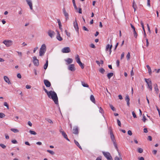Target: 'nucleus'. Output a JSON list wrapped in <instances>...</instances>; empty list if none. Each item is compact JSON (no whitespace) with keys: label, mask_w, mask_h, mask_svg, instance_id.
<instances>
[{"label":"nucleus","mask_w":160,"mask_h":160,"mask_svg":"<svg viewBox=\"0 0 160 160\" xmlns=\"http://www.w3.org/2000/svg\"><path fill=\"white\" fill-rule=\"evenodd\" d=\"M47 95L48 98L52 99L56 105L58 104V98L56 93L52 91H50Z\"/></svg>","instance_id":"f257e3e1"},{"label":"nucleus","mask_w":160,"mask_h":160,"mask_svg":"<svg viewBox=\"0 0 160 160\" xmlns=\"http://www.w3.org/2000/svg\"><path fill=\"white\" fill-rule=\"evenodd\" d=\"M46 51V46L44 44L42 45L39 50V55L42 56L44 54Z\"/></svg>","instance_id":"f03ea898"},{"label":"nucleus","mask_w":160,"mask_h":160,"mask_svg":"<svg viewBox=\"0 0 160 160\" xmlns=\"http://www.w3.org/2000/svg\"><path fill=\"white\" fill-rule=\"evenodd\" d=\"M145 82L148 85V88H149L150 91L152 90V82L149 79H144Z\"/></svg>","instance_id":"7ed1b4c3"},{"label":"nucleus","mask_w":160,"mask_h":160,"mask_svg":"<svg viewBox=\"0 0 160 160\" xmlns=\"http://www.w3.org/2000/svg\"><path fill=\"white\" fill-rule=\"evenodd\" d=\"M102 153L108 160H113L112 157L109 152L102 151Z\"/></svg>","instance_id":"20e7f679"},{"label":"nucleus","mask_w":160,"mask_h":160,"mask_svg":"<svg viewBox=\"0 0 160 160\" xmlns=\"http://www.w3.org/2000/svg\"><path fill=\"white\" fill-rule=\"evenodd\" d=\"M3 43L6 46L8 47L11 46L12 44V41L10 40H4Z\"/></svg>","instance_id":"39448f33"},{"label":"nucleus","mask_w":160,"mask_h":160,"mask_svg":"<svg viewBox=\"0 0 160 160\" xmlns=\"http://www.w3.org/2000/svg\"><path fill=\"white\" fill-rule=\"evenodd\" d=\"M33 62L34 66L38 67L39 65L38 60L37 59L36 57L34 56L33 57Z\"/></svg>","instance_id":"423d86ee"},{"label":"nucleus","mask_w":160,"mask_h":160,"mask_svg":"<svg viewBox=\"0 0 160 160\" xmlns=\"http://www.w3.org/2000/svg\"><path fill=\"white\" fill-rule=\"evenodd\" d=\"M70 49L69 47H65L62 49V52L63 53H69L70 52Z\"/></svg>","instance_id":"0eeeda50"},{"label":"nucleus","mask_w":160,"mask_h":160,"mask_svg":"<svg viewBox=\"0 0 160 160\" xmlns=\"http://www.w3.org/2000/svg\"><path fill=\"white\" fill-rule=\"evenodd\" d=\"M74 27L76 31L78 33L79 28L77 22L76 18H75V21L73 23Z\"/></svg>","instance_id":"6e6552de"},{"label":"nucleus","mask_w":160,"mask_h":160,"mask_svg":"<svg viewBox=\"0 0 160 160\" xmlns=\"http://www.w3.org/2000/svg\"><path fill=\"white\" fill-rule=\"evenodd\" d=\"M112 48V45H111L110 46L109 44H107L106 46V51H107L109 50V54H111L112 50L111 49Z\"/></svg>","instance_id":"1a4fd4ad"},{"label":"nucleus","mask_w":160,"mask_h":160,"mask_svg":"<svg viewBox=\"0 0 160 160\" xmlns=\"http://www.w3.org/2000/svg\"><path fill=\"white\" fill-rule=\"evenodd\" d=\"M68 69L69 70L72 71H74L75 70V68L74 65L73 64H71L69 65L68 67Z\"/></svg>","instance_id":"9d476101"},{"label":"nucleus","mask_w":160,"mask_h":160,"mask_svg":"<svg viewBox=\"0 0 160 160\" xmlns=\"http://www.w3.org/2000/svg\"><path fill=\"white\" fill-rule=\"evenodd\" d=\"M130 25L131 28L133 29L134 37L135 38H136L138 36V34L136 31L135 28L132 24H130Z\"/></svg>","instance_id":"9b49d317"},{"label":"nucleus","mask_w":160,"mask_h":160,"mask_svg":"<svg viewBox=\"0 0 160 160\" xmlns=\"http://www.w3.org/2000/svg\"><path fill=\"white\" fill-rule=\"evenodd\" d=\"M48 36L50 37L51 38H52L55 34V32L53 31L50 30H48Z\"/></svg>","instance_id":"f8f14e48"},{"label":"nucleus","mask_w":160,"mask_h":160,"mask_svg":"<svg viewBox=\"0 0 160 160\" xmlns=\"http://www.w3.org/2000/svg\"><path fill=\"white\" fill-rule=\"evenodd\" d=\"M27 4L29 6L31 10H32V2L31 0H26Z\"/></svg>","instance_id":"ddd939ff"},{"label":"nucleus","mask_w":160,"mask_h":160,"mask_svg":"<svg viewBox=\"0 0 160 160\" xmlns=\"http://www.w3.org/2000/svg\"><path fill=\"white\" fill-rule=\"evenodd\" d=\"M44 82L46 86L47 87H49L51 86L50 82L47 80H44Z\"/></svg>","instance_id":"4468645a"},{"label":"nucleus","mask_w":160,"mask_h":160,"mask_svg":"<svg viewBox=\"0 0 160 160\" xmlns=\"http://www.w3.org/2000/svg\"><path fill=\"white\" fill-rule=\"evenodd\" d=\"M64 15L66 17V20L68 19V13L66 12L65 8H63L62 9Z\"/></svg>","instance_id":"2eb2a0df"},{"label":"nucleus","mask_w":160,"mask_h":160,"mask_svg":"<svg viewBox=\"0 0 160 160\" xmlns=\"http://www.w3.org/2000/svg\"><path fill=\"white\" fill-rule=\"evenodd\" d=\"M125 100L127 102V105L128 106H129V101H130V98H129V97L128 95H127L125 97Z\"/></svg>","instance_id":"dca6fc26"},{"label":"nucleus","mask_w":160,"mask_h":160,"mask_svg":"<svg viewBox=\"0 0 160 160\" xmlns=\"http://www.w3.org/2000/svg\"><path fill=\"white\" fill-rule=\"evenodd\" d=\"M56 38L59 41H61L62 40V38L61 37L58 31H57V35L56 37Z\"/></svg>","instance_id":"f3484780"},{"label":"nucleus","mask_w":160,"mask_h":160,"mask_svg":"<svg viewBox=\"0 0 160 160\" xmlns=\"http://www.w3.org/2000/svg\"><path fill=\"white\" fill-rule=\"evenodd\" d=\"M61 134L63 137L68 141H70L69 139L68 138L67 135L65 132L63 131L62 132Z\"/></svg>","instance_id":"a211bd4d"},{"label":"nucleus","mask_w":160,"mask_h":160,"mask_svg":"<svg viewBox=\"0 0 160 160\" xmlns=\"http://www.w3.org/2000/svg\"><path fill=\"white\" fill-rule=\"evenodd\" d=\"M73 133L75 134H78V130L77 127L74 128L73 129Z\"/></svg>","instance_id":"6ab92c4d"},{"label":"nucleus","mask_w":160,"mask_h":160,"mask_svg":"<svg viewBox=\"0 0 160 160\" xmlns=\"http://www.w3.org/2000/svg\"><path fill=\"white\" fill-rule=\"evenodd\" d=\"M4 81L8 84H11V82L9 81V78L6 76L4 77Z\"/></svg>","instance_id":"aec40b11"},{"label":"nucleus","mask_w":160,"mask_h":160,"mask_svg":"<svg viewBox=\"0 0 160 160\" xmlns=\"http://www.w3.org/2000/svg\"><path fill=\"white\" fill-rule=\"evenodd\" d=\"M65 61L68 63V64L71 63L73 62L72 59L70 58H68L67 59L65 60Z\"/></svg>","instance_id":"412c9836"},{"label":"nucleus","mask_w":160,"mask_h":160,"mask_svg":"<svg viewBox=\"0 0 160 160\" xmlns=\"http://www.w3.org/2000/svg\"><path fill=\"white\" fill-rule=\"evenodd\" d=\"M90 100L93 103H95V100L94 96L92 95H91L90 96Z\"/></svg>","instance_id":"4be33fe9"},{"label":"nucleus","mask_w":160,"mask_h":160,"mask_svg":"<svg viewBox=\"0 0 160 160\" xmlns=\"http://www.w3.org/2000/svg\"><path fill=\"white\" fill-rule=\"evenodd\" d=\"M74 143H75V144L80 148V149H82V148L81 147V146H80V144H79V143L78 142V141H77L76 140H74Z\"/></svg>","instance_id":"5701e85b"},{"label":"nucleus","mask_w":160,"mask_h":160,"mask_svg":"<svg viewBox=\"0 0 160 160\" xmlns=\"http://www.w3.org/2000/svg\"><path fill=\"white\" fill-rule=\"evenodd\" d=\"M75 59L77 62L78 63L79 62H80V59L78 55H77L75 57Z\"/></svg>","instance_id":"b1692460"},{"label":"nucleus","mask_w":160,"mask_h":160,"mask_svg":"<svg viewBox=\"0 0 160 160\" xmlns=\"http://www.w3.org/2000/svg\"><path fill=\"white\" fill-rule=\"evenodd\" d=\"M110 135H111V138L112 142H114V141H116L115 137L114 135L113 134L112 132L110 133Z\"/></svg>","instance_id":"393cba45"},{"label":"nucleus","mask_w":160,"mask_h":160,"mask_svg":"<svg viewBox=\"0 0 160 160\" xmlns=\"http://www.w3.org/2000/svg\"><path fill=\"white\" fill-rule=\"evenodd\" d=\"M146 67L148 68V72L149 74H151L152 73V71L149 65H146Z\"/></svg>","instance_id":"a878e982"},{"label":"nucleus","mask_w":160,"mask_h":160,"mask_svg":"<svg viewBox=\"0 0 160 160\" xmlns=\"http://www.w3.org/2000/svg\"><path fill=\"white\" fill-rule=\"evenodd\" d=\"M10 130L12 131L13 132H14V133H17V132H19V131L18 129H16V128H11Z\"/></svg>","instance_id":"bb28decb"},{"label":"nucleus","mask_w":160,"mask_h":160,"mask_svg":"<svg viewBox=\"0 0 160 160\" xmlns=\"http://www.w3.org/2000/svg\"><path fill=\"white\" fill-rule=\"evenodd\" d=\"M154 89L155 91H156V92L157 93H158L159 90L158 88V86L157 84H155L154 85Z\"/></svg>","instance_id":"cd10ccee"},{"label":"nucleus","mask_w":160,"mask_h":160,"mask_svg":"<svg viewBox=\"0 0 160 160\" xmlns=\"http://www.w3.org/2000/svg\"><path fill=\"white\" fill-rule=\"evenodd\" d=\"M113 73L112 72L108 73L107 74V77L108 79H110L113 76Z\"/></svg>","instance_id":"c85d7f7f"},{"label":"nucleus","mask_w":160,"mask_h":160,"mask_svg":"<svg viewBox=\"0 0 160 160\" xmlns=\"http://www.w3.org/2000/svg\"><path fill=\"white\" fill-rule=\"evenodd\" d=\"M48 66V60H47L46 61V63L44 66V69H46L47 68Z\"/></svg>","instance_id":"c756f323"},{"label":"nucleus","mask_w":160,"mask_h":160,"mask_svg":"<svg viewBox=\"0 0 160 160\" xmlns=\"http://www.w3.org/2000/svg\"><path fill=\"white\" fill-rule=\"evenodd\" d=\"M82 84L84 87L87 88L89 87V86L87 84L83 82H82Z\"/></svg>","instance_id":"7c9ffc66"},{"label":"nucleus","mask_w":160,"mask_h":160,"mask_svg":"<svg viewBox=\"0 0 160 160\" xmlns=\"http://www.w3.org/2000/svg\"><path fill=\"white\" fill-rule=\"evenodd\" d=\"M29 133L33 135H36L37 134L36 132L34 131L30 130L29 131Z\"/></svg>","instance_id":"2f4dec72"},{"label":"nucleus","mask_w":160,"mask_h":160,"mask_svg":"<svg viewBox=\"0 0 160 160\" xmlns=\"http://www.w3.org/2000/svg\"><path fill=\"white\" fill-rule=\"evenodd\" d=\"M130 54L129 52H128V54L126 56V58H127V60H129V59H130Z\"/></svg>","instance_id":"473e14b6"},{"label":"nucleus","mask_w":160,"mask_h":160,"mask_svg":"<svg viewBox=\"0 0 160 160\" xmlns=\"http://www.w3.org/2000/svg\"><path fill=\"white\" fill-rule=\"evenodd\" d=\"M113 142V145H114L115 148H116V149H117V150H118V148L117 147V144L116 142V141H114V142Z\"/></svg>","instance_id":"72a5a7b5"},{"label":"nucleus","mask_w":160,"mask_h":160,"mask_svg":"<svg viewBox=\"0 0 160 160\" xmlns=\"http://www.w3.org/2000/svg\"><path fill=\"white\" fill-rule=\"evenodd\" d=\"M78 63L79 64L82 69H83L84 68V64L82 63L81 61L78 62Z\"/></svg>","instance_id":"f704fd0d"},{"label":"nucleus","mask_w":160,"mask_h":160,"mask_svg":"<svg viewBox=\"0 0 160 160\" xmlns=\"http://www.w3.org/2000/svg\"><path fill=\"white\" fill-rule=\"evenodd\" d=\"M47 151L51 155H53L55 154L54 152L53 151H52L51 150H47Z\"/></svg>","instance_id":"c9c22d12"},{"label":"nucleus","mask_w":160,"mask_h":160,"mask_svg":"<svg viewBox=\"0 0 160 160\" xmlns=\"http://www.w3.org/2000/svg\"><path fill=\"white\" fill-rule=\"evenodd\" d=\"M99 71L102 73L103 74L105 72L104 69L102 68H101L99 70Z\"/></svg>","instance_id":"e433bc0d"},{"label":"nucleus","mask_w":160,"mask_h":160,"mask_svg":"<svg viewBox=\"0 0 160 160\" xmlns=\"http://www.w3.org/2000/svg\"><path fill=\"white\" fill-rule=\"evenodd\" d=\"M138 152L140 153H142L143 151V150L142 148H138Z\"/></svg>","instance_id":"4c0bfd02"},{"label":"nucleus","mask_w":160,"mask_h":160,"mask_svg":"<svg viewBox=\"0 0 160 160\" xmlns=\"http://www.w3.org/2000/svg\"><path fill=\"white\" fill-rule=\"evenodd\" d=\"M16 91L17 93H18L19 94L21 95V96H23V94H22V92L19 89L17 90Z\"/></svg>","instance_id":"58836bf2"},{"label":"nucleus","mask_w":160,"mask_h":160,"mask_svg":"<svg viewBox=\"0 0 160 160\" xmlns=\"http://www.w3.org/2000/svg\"><path fill=\"white\" fill-rule=\"evenodd\" d=\"M5 115L4 113H2V112L0 113V118H2L4 117H5Z\"/></svg>","instance_id":"ea45409f"},{"label":"nucleus","mask_w":160,"mask_h":160,"mask_svg":"<svg viewBox=\"0 0 160 160\" xmlns=\"http://www.w3.org/2000/svg\"><path fill=\"white\" fill-rule=\"evenodd\" d=\"M0 146L3 149H5L6 147V146L4 145V144L2 143L0 144Z\"/></svg>","instance_id":"a19ab883"},{"label":"nucleus","mask_w":160,"mask_h":160,"mask_svg":"<svg viewBox=\"0 0 160 160\" xmlns=\"http://www.w3.org/2000/svg\"><path fill=\"white\" fill-rule=\"evenodd\" d=\"M99 112L100 113L102 114H103V110L101 107L99 108Z\"/></svg>","instance_id":"79ce46f5"},{"label":"nucleus","mask_w":160,"mask_h":160,"mask_svg":"<svg viewBox=\"0 0 160 160\" xmlns=\"http://www.w3.org/2000/svg\"><path fill=\"white\" fill-rule=\"evenodd\" d=\"M132 7L133 8H137V5L135 3V1L133 0V3H132Z\"/></svg>","instance_id":"37998d69"},{"label":"nucleus","mask_w":160,"mask_h":160,"mask_svg":"<svg viewBox=\"0 0 160 160\" xmlns=\"http://www.w3.org/2000/svg\"><path fill=\"white\" fill-rule=\"evenodd\" d=\"M73 2V5L75 9V10H78V8L77 7L76 5L75 2Z\"/></svg>","instance_id":"c03bdc74"},{"label":"nucleus","mask_w":160,"mask_h":160,"mask_svg":"<svg viewBox=\"0 0 160 160\" xmlns=\"http://www.w3.org/2000/svg\"><path fill=\"white\" fill-rule=\"evenodd\" d=\"M110 107L112 109V110L113 111H115L116 110L115 108H114V107H113V106L112 105H110Z\"/></svg>","instance_id":"a18cd8bd"},{"label":"nucleus","mask_w":160,"mask_h":160,"mask_svg":"<svg viewBox=\"0 0 160 160\" xmlns=\"http://www.w3.org/2000/svg\"><path fill=\"white\" fill-rule=\"evenodd\" d=\"M117 122L118 125L119 126L121 127V123L120 121L118 119H117Z\"/></svg>","instance_id":"49530a36"},{"label":"nucleus","mask_w":160,"mask_h":160,"mask_svg":"<svg viewBox=\"0 0 160 160\" xmlns=\"http://www.w3.org/2000/svg\"><path fill=\"white\" fill-rule=\"evenodd\" d=\"M4 105L8 109H9L8 105L7 102H4Z\"/></svg>","instance_id":"de8ad7c7"},{"label":"nucleus","mask_w":160,"mask_h":160,"mask_svg":"<svg viewBox=\"0 0 160 160\" xmlns=\"http://www.w3.org/2000/svg\"><path fill=\"white\" fill-rule=\"evenodd\" d=\"M142 26V28L143 30H144V24L142 21H141L140 22Z\"/></svg>","instance_id":"09e8293b"},{"label":"nucleus","mask_w":160,"mask_h":160,"mask_svg":"<svg viewBox=\"0 0 160 160\" xmlns=\"http://www.w3.org/2000/svg\"><path fill=\"white\" fill-rule=\"evenodd\" d=\"M142 120L144 122H145L146 121V119L144 115H143V117H142Z\"/></svg>","instance_id":"8fccbe9b"},{"label":"nucleus","mask_w":160,"mask_h":160,"mask_svg":"<svg viewBox=\"0 0 160 160\" xmlns=\"http://www.w3.org/2000/svg\"><path fill=\"white\" fill-rule=\"evenodd\" d=\"M66 35L68 37H70V33L69 32H68L66 30L65 31Z\"/></svg>","instance_id":"3c124183"},{"label":"nucleus","mask_w":160,"mask_h":160,"mask_svg":"<svg viewBox=\"0 0 160 160\" xmlns=\"http://www.w3.org/2000/svg\"><path fill=\"white\" fill-rule=\"evenodd\" d=\"M17 52L18 53V55L20 57H22V53L21 52H19L18 51H17Z\"/></svg>","instance_id":"603ef678"},{"label":"nucleus","mask_w":160,"mask_h":160,"mask_svg":"<svg viewBox=\"0 0 160 160\" xmlns=\"http://www.w3.org/2000/svg\"><path fill=\"white\" fill-rule=\"evenodd\" d=\"M11 142L14 144H17L18 143L17 141L15 140H12Z\"/></svg>","instance_id":"864d4df0"},{"label":"nucleus","mask_w":160,"mask_h":160,"mask_svg":"<svg viewBox=\"0 0 160 160\" xmlns=\"http://www.w3.org/2000/svg\"><path fill=\"white\" fill-rule=\"evenodd\" d=\"M132 113L134 118H137L136 115L134 111L132 112Z\"/></svg>","instance_id":"5fc2aeb1"},{"label":"nucleus","mask_w":160,"mask_h":160,"mask_svg":"<svg viewBox=\"0 0 160 160\" xmlns=\"http://www.w3.org/2000/svg\"><path fill=\"white\" fill-rule=\"evenodd\" d=\"M124 52H122L121 55V59H122L124 57Z\"/></svg>","instance_id":"6e6d98bb"},{"label":"nucleus","mask_w":160,"mask_h":160,"mask_svg":"<svg viewBox=\"0 0 160 160\" xmlns=\"http://www.w3.org/2000/svg\"><path fill=\"white\" fill-rule=\"evenodd\" d=\"M128 133L129 135L130 136H131L132 135V132L131 130H128Z\"/></svg>","instance_id":"4d7b16f0"},{"label":"nucleus","mask_w":160,"mask_h":160,"mask_svg":"<svg viewBox=\"0 0 160 160\" xmlns=\"http://www.w3.org/2000/svg\"><path fill=\"white\" fill-rule=\"evenodd\" d=\"M90 47L92 48H96L95 46L93 44H91L90 46Z\"/></svg>","instance_id":"13d9d810"},{"label":"nucleus","mask_w":160,"mask_h":160,"mask_svg":"<svg viewBox=\"0 0 160 160\" xmlns=\"http://www.w3.org/2000/svg\"><path fill=\"white\" fill-rule=\"evenodd\" d=\"M120 62L119 60H117L116 61V64L117 67H118L119 66Z\"/></svg>","instance_id":"bf43d9fd"},{"label":"nucleus","mask_w":160,"mask_h":160,"mask_svg":"<svg viewBox=\"0 0 160 160\" xmlns=\"http://www.w3.org/2000/svg\"><path fill=\"white\" fill-rule=\"evenodd\" d=\"M57 22L59 26H60L61 25V22L60 20L59 19H58L57 20Z\"/></svg>","instance_id":"052dcab7"},{"label":"nucleus","mask_w":160,"mask_h":160,"mask_svg":"<svg viewBox=\"0 0 160 160\" xmlns=\"http://www.w3.org/2000/svg\"><path fill=\"white\" fill-rule=\"evenodd\" d=\"M83 29L85 30V31H88V29L85 26H83Z\"/></svg>","instance_id":"680f3d73"},{"label":"nucleus","mask_w":160,"mask_h":160,"mask_svg":"<svg viewBox=\"0 0 160 160\" xmlns=\"http://www.w3.org/2000/svg\"><path fill=\"white\" fill-rule=\"evenodd\" d=\"M33 70L34 73L35 74V75H37V70L36 69H34Z\"/></svg>","instance_id":"e2e57ef3"},{"label":"nucleus","mask_w":160,"mask_h":160,"mask_svg":"<svg viewBox=\"0 0 160 160\" xmlns=\"http://www.w3.org/2000/svg\"><path fill=\"white\" fill-rule=\"evenodd\" d=\"M38 49V47H36L34 48V50L33 51V52L34 53H35L36 50Z\"/></svg>","instance_id":"0e129e2a"},{"label":"nucleus","mask_w":160,"mask_h":160,"mask_svg":"<svg viewBox=\"0 0 160 160\" xmlns=\"http://www.w3.org/2000/svg\"><path fill=\"white\" fill-rule=\"evenodd\" d=\"M150 0H147V5L149 7L150 6Z\"/></svg>","instance_id":"69168bd1"},{"label":"nucleus","mask_w":160,"mask_h":160,"mask_svg":"<svg viewBox=\"0 0 160 160\" xmlns=\"http://www.w3.org/2000/svg\"><path fill=\"white\" fill-rule=\"evenodd\" d=\"M17 77L19 78H22L21 75L20 73H18L17 75Z\"/></svg>","instance_id":"338daca9"},{"label":"nucleus","mask_w":160,"mask_h":160,"mask_svg":"<svg viewBox=\"0 0 160 160\" xmlns=\"http://www.w3.org/2000/svg\"><path fill=\"white\" fill-rule=\"evenodd\" d=\"M96 160H102V157L101 156H99L97 157Z\"/></svg>","instance_id":"774afa93"}]
</instances>
